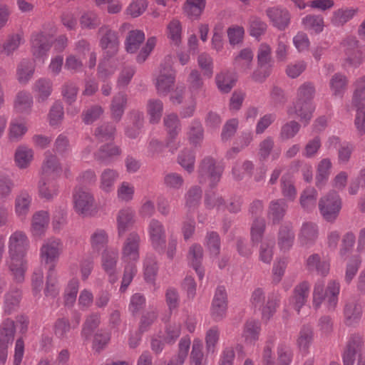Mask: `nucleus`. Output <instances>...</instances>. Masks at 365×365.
<instances>
[{
    "instance_id": "nucleus-58",
    "label": "nucleus",
    "mask_w": 365,
    "mask_h": 365,
    "mask_svg": "<svg viewBox=\"0 0 365 365\" xmlns=\"http://www.w3.org/2000/svg\"><path fill=\"white\" fill-rule=\"evenodd\" d=\"M277 365H290L293 359V352L290 346L284 343H279L277 348Z\"/></svg>"
},
{
    "instance_id": "nucleus-3",
    "label": "nucleus",
    "mask_w": 365,
    "mask_h": 365,
    "mask_svg": "<svg viewBox=\"0 0 365 365\" xmlns=\"http://www.w3.org/2000/svg\"><path fill=\"white\" fill-rule=\"evenodd\" d=\"M63 250V244L60 238L51 237L46 239L39 250V257L42 263L48 266V269L55 270L56 264Z\"/></svg>"
},
{
    "instance_id": "nucleus-29",
    "label": "nucleus",
    "mask_w": 365,
    "mask_h": 365,
    "mask_svg": "<svg viewBox=\"0 0 365 365\" xmlns=\"http://www.w3.org/2000/svg\"><path fill=\"white\" fill-rule=\"evenodd\" d=\"M146 112L149 122L151 124H158L163 115V103L159 99H149L146 104Z\"/></svg>"
},
{
    "instance_id": "nucleus-15",
    "label": "nucleus",
    "mask_w": 365,
    "mask_h": 365,
    "mask_svg": "<svg viewBox=\"0 0 365 365\" xmlns=\"http://www.w3.org/2000/svg\"><path fill=\"white\" fill-rule=\"evenodd\" d=\"M319 237V227L312 222L302 223L298 235V241L302 246L313 245Z\"/></svg>"
},
{
    "instance_id": "nucleus-8",
    "label": "nucleus",
    "mask_w": 365,
    "mask_h": 365,
    "mask_svg": "<svg viewBox=\"0 0 365 365\" xmlns=\"http://www.w3.org/2000/svg\"><path fill=\"white\" fill-rule=\"evenodd\" d=\"M227 309V292L225 288L220 286L216 289L210 308L212 319L216 322L222 320L226 316Z\"/></svg>"
},
{
    "instance_id": "nucleus-62",
    "label": "nucleus",
    "mask_w": 365,
    "mask_h": 365,
    "mask_svg": "<svg viewBox=\"0 0 365 365\" xmlns=\"http://www.w3.org/2000/svg\"><path fill=\"white\" fill-rule=\"evenodd\" d=\"M101 322V316L98 313H92L89 314L83 324L82 329V336L86 339L91 336V334L99 326Z\"/></svg>"
},
{
    "instance_id": "nucleus-21",
    "label": "nucleus",
    "mask_w": 365,
    "mask_h": 365,
    "mask_svg": "<svg viewBox=\"0 0 365 365\" xmlns=\"http://www.w3.org/2000/svg\"><path fill=\"white\" fill-rule=\"evenodd\" d=\"M32 202L31 195L26 190L20 191L15 197L14 211L17 217L24 219L29 214Z\"/></svg>"
},
{
    "instance_id": "nucleus-32",
    "label": "nucleus",
    "mask_w": 365,
    "mask_h": 365,
    "mask_svg": "<svg viewBox=\"0 0 365 365\" xmlns=\"http://www.w3.org/2000/svg\"><path fill=\"white\" fill-rule=\"evenodd\" d=\"M253 52L249 48L242 49L234 58V65L244 73H248L252 68Z\"/></svg>"
},
{
    "instance_id": "nucleus-10",
    "label": "nucleus",
    "mask_w": 365,
    "mask_h": 365,
    "mask_svg": "<svg viewBox=\"0 0 365 365\" xmlns=\"http://www.w3.org/2000/svg\"><path fill=\"white\" fill-rule=\"evenodd\" d=\"M175 73L170 65L163 66L155 81V87L160 95H167L175 83Z\"/></svg>"
},
{
    "instance_id": "nucleus-5",
    "label": "nucleus",
    "mask_w": 365,
    "mask_h": 365,
    "mask_svg": "<svg viewBox=\"0 0 365 365\" xmlns=\"http://www.w3.org/2000/svg\"><path fill=\"white\" fill-rule=\"evenodd\" d=\"M75 211L83 217L89 216L94 209V198L91 193L83 188H76L73 194Z\"/></svg>"
},
{
    "instance_id": "nucleus-39",
    "label": "nucleus",
    "mask_w": 365,
    "mask_h": 365,
    "mask_svg": "<svg viewBox=\"0 0 365 365\" xmlns=\"http://www.w3.org/2000/svg\"><path fill=\"white\" fill-rule=\"evenodd\" d=\"M28 131L26 123L12 120L9 125L8 139L10 142L20 141Z\"/></svg>"
},
{
    "instance_id": "nucleus-38",
    "label": "nucleus",
    "mask_w": 365,
    "mask_h": 365,
    "mask_svg": "<svg viewBox=\"0 0 365 365\" xmlns=\"http://www.w3.org/2000/svg\"><path fill=\"white\" fill-rule=\"evenodd\" d=\"M220 335V331L217 327H212L207 330L205 336L207 355L214 354L217 352Z\"/></svg>"
},
{
    "instance_id": "nucleus-17",
    "label": "nucleus",
    "mask_w": 365,
    "mask_h": 365,
    "mask_svg": "<svg viewBox=\"0 0 365 365\" xmlns=\"http://www.w3.org/2000/svg\"><path fill=\"white\" fill-rule=\"evenodd\" d=\"M357 8L341 7L334 10L329 17L330 24L334 27H342L358 13Z\"/></svg>"
},
{
    "instance_id": "nucleus-33",
    "label": "nucleus",
    "mask_w": 365,
    "mask_h": 365,
    "mask_svg": "<svg viewBox=\"0 0 365 365\" xmlns=\"http://www.w3.org/2000/svg\"><path fill=\"white\" fill-rule=\"evenodd\" d=\"M33 106V97L27 91H19L14 101V110L19 113H29Z\"/></svg>"
},
{
    "instance_id": "nucleus-55",
    "label": "nucleus",
    "mask_w": 365,
    "mask_h": 365,
    "mask_svg": "<svg viewBox=\"0 0 365 365\" xmlns=\"http://www.w3.org/2000/svg\"><path fill=\"white\" fill-rule=\"evenodd\" d=\"M34 73L33 63L27 60H23L17 68V78L19 83L25 84L32 77Z\"/></svg>"
},
{
    "instance_id": "nucleus-51",
    "label": "nucleus",
    "mask_w": 365,
    "mask_h": 365,
    "mask_svg": "<svg viewBox=\"0 0 365 365\" xmlns=\"http://www.w3.org/2000/svg\"><path fill=\"white\" fill-rule=\"evenodd\" d=\"M163 123L168 132L169 138L174 139L181 129L178 116L175 113H170L165 116Z\"/></svg>"
},
{
    "instance_id": "nucleus-56",
    "label": "nucleus",
    "mask_w": 365,
    "mask_h": 365,
    "mask_svg": "<svg viewBox=\"0 0 365 365\" xmlns=\"http://www.w3.org/2000/svg\"><path fill=\"white\" fill-rule=\"evenodd\" d=\"M15 325L13 320L7 319L0 325V342L11 344L14 340Z\"/></svg>"
},
{
    "instance_id": "nucleus-11",
    "label": "nucleus",
    "mask_w": 365,
    "mask_h": 365,
    "mask_svg": "<svg viewBox=\"0 0 365 365\" xmlns=\"http://www.w3.org/2000/svg\"><path fill=\"white\" fill-rule=\"evenodd\" d=\"M140 236L131 232L126 238L122 249V259L125 263H134L139 259Z\"/></svg>"
},
{
    "instance_id": "nucleus-63",
    "label": "nucleus",
    "mask_w": 365,
    "mask_h": 365,
    "mask_svg": "<svg viewBox=\"0 0 365 365\" xmlns=\"http://www.w3.org/2000/svg\"><path fill=\"white\" fill-rule=\"evenodd\" d=\"M314 95V86L312 83L306 82L298 88L295 100L302 101H313Z\"/></svg>"
},
{
    "instance_id": "nucleus-53",
    "label": "nucleus",
    "mask_w": 365,
    "mask_h": 365,
    "mask_svg": "<svg viewBox=\"0 0 365 365\" xmlns=\"http://www.w3.org/2000/svg\"><path fill=\"white\" fill-rule=\"evenodd\" d=\"M187 138L190 143L194 145H200L203 140V128L199 120L191 122L187 131Z\"/></svg>"
},
{
    "instance_id": "nucleus-23",
    "label": "nucleus",
    "mask_w": 365,
    "mask_h": 365,
    "mask_svg": "<svg viewBox=\"0 0 365 365\" xmlns=\"http://www.w3.org/2000/svg\"><path fill=\"white\" fill-rule=\"evenodd\" d=\"M61 171V167L56 156L50 152H46L45 158L41 168L42 177H55L58 175Z\"/></svg>"
},
{
    "instance_id": "nucleus-31",
    "label": "nucleus",
    "mask_w": 365,
    "mask_h": 365,
    "mask_svg": "<svg viewBox=\"0 0 365 365\" xmlns=\"http://www.w3.org/2000/svg\"><path fill=\"white\" fill-rule=\"evenodd\" d=\"M127 95L124 93H118L113 98L110 104V112L112 118L119 121L123 113L127 104Z\"/></svg>"
},
{
    "instance_id": "nucleus-30",
    "label": "nucleus",
    "mask_w": 365,
    "mask_h": 365,
    "mask_svg": "<svg viewBox=\"0 0 365 365\" xmlns=\"http://www.w3.org/2000/svg\"><path fill=\"white\" fill-rule=\"evenodd\" d=\"M165 34L172 44L179 46L182 42V36L181 22L176 19L169 21L165 28Z\"/></svg>"
},
{
    "instance_id": "nucleus-18",
    "label": "nucleus",
    "mask_w": 365,
    "mask_h": 365,
    "mask_svg": "<svg viewBox=\"0 0 365 365\" xmlns=\"http://www.w3.org/2000/svg\"><path fill=\"white\" fill-rule=\"evenodd\" d=\"M100 31L105 33L100 42L101 48L105 50L106 53L110 56L115 54L119 46L117 33L106 27L101 28Z\"/></svg>"
},
{
    "instance_id": "nucleus-48",
    "label": "nucleus",
    "mask_w": 365,
    "mask_h": 365,
    "mask_svg": "<svg viewBox=\"0 0 365 365\" xmlns=\"http://www.w3.org/2000/svg\"><path fill=\"white\" fill-rule=\"evenodd\" d=\"M64 118V110L61 102L55 101L51 106L48 114V120L49 125L52 127H57L61 125Z\"/></svg>"
},
{
    "instance_id": "nucleus-6",
    "label": "nucleus",
    "mask_w": 365,
    "mask_h": 365,
    "mask_svg": "<svg viewBox=\"0 0 365 365\" xmlns=\"http://www.w3.org/2000/svg\"><path fill=\"white\" fill-rule=\"evenodd\" d=\"M148 233L153 249L158 252H163L166 242L165 230L163 223L156 219L150 220L148 226Z\"/></svg>"
},
{
    "instance_id": "nucleus-47",
    "label": "nucleus",
    "mask_w": 365,
    "mask_h": 365,
    "mask_svg": "<svg viewBox=\"0 0 365 365\" xmlns=\"http://www.w3.org/2000/svg\"><path fill=\"white\" fill-rule=\"evenodd\" d=\"M318 193L315 188H306L300 196V205L307 211H312L316 207Z\"/></svg>"
},
{
    "instance_id": "nucleus-28",
    "label": "nucleus",
    "mask_w": 365,
    "mask_h": 365,
    "mask_svg": "<svg viewBox=\"0 0 365 365\" xmlns=\"http://www.w3.org/2000/svg\"><path fill=\"white\" fill-rule=\"evenodd\" d=\"M287 205L282 199L272 200L269 206L267 217L274 224L279 223L284 217Z\"/></svg>"
},
{
    "instance_id": "nucleus-57",
    "label": "nucleus",
    "mask_w": 365,
    "mask_h": 365,
    "mask_svg": "<svg viewBox=\"0 0 365 365\" xmlns=\"http://www.w3.org/2000/svg\"><path fill=\"white\" fill-rule=\"evenodd\" d=\"M254 167L253 163L250 160L242 163L237 162L232 170L233 178L236 180H241L246 175L252 173Z\"/></svg>"
},
{
    "instance_id": "nucleus-49",
    "label": "nucleus",
    "mask_w": 365,
    "mask_h": 365,
    "mask_svg": "<svg viewBox=\"0 0 365 365\" xmlns=\"http://www.w3.org/2000/svg\"><path fill=\"white\" fill-rule=\"evenodd\" d=\"M314 339L312 329L309 327H303L297 339V346L301 351H307L312 344Z\"/></svg>"
},
{
    "instance_id": "nucleus-26",
    "label": "nucleus",
    "mask_w": 365,
    "mask_h": 365,
    "mask_svg": "<svg viewBox=\"0 0 365 365\" xmlns=\"http://www.w3.org/2000/svg\"><path fill=\"white\" fill-rule=\"evenodd\" d=\"M32 90L36 101L38 102H44L51 95L53 83L48 78H39L34 83Z\"/></svg>"
},
{
    "instance_id": "nucleus-40",
    "label": "nucleus",
    "mask_w": 365,
    "mask_h": 365,
    "mask_svg": "<svg viewBox=\"0 0 365 365\" xmlns=\"http://www.w3.org/2000/svg\"><path fill=\"white\" fill-rule=\"evenodd\" d=\"M352 104L356 108L365 107V76L358 78L354 83Z\"/></svg>"
},
{
    "instance_id": "nucleus-20",
    "label": "nucleus",
    "mask_w": 365,
    "mask_h": 365,
    "mask_svg": "<svg viewBox=\"0 0 365 365\" xmlns=\"http://www.w3.org/2000/svg\"><path fill=\"white\" fill-rule=\"evenodd\" d=\"M267 15L272 25L279 30H284L290 21L289 12L284 9L270 8L267 10Z\"/></svg>"
},
{
    "instance_id": "nucleus-46",
    "label": "nucleus",
    "mask_w": 365,
    "mask_h": 365,
    "mask_svg": "<svg viewBox=\"0 0 365 365\" xmlns=\"http://www.w3.org/2000/svg\"><path fill=\"white\" fill-rule=\"evenodd\" d=\"M307 266L309 270H316L318 274L326 276L329 272L330 264L329 261H321L318 254L310 255L307 259Z\"/></svg>"
},
{
    "instance_id": "nucleus-7",
    "label": "nucleus",
    "mask_w": 365,
    "mask_h": 365,
    "mask_svg": "<svg viewBox=\"0 0 365 365\" xmlns=\"http://www.w3.org/2000/svg\"><path fill=\"white\" fill-rule=\"evenodd\" d=\"M31 52L36 61L44 63L45 57L51 46V38L43 33L34 34L31 36Z\"/></svg>"
},
{
    "instance_id": "nucleus-4",
    "label": "nucleus",
    "mask_w": 365,
    "mask_h": 365,
    "mask_svg": "<svg viewBox=\"0 0 365 365\" xmlns=\"http://www.w3.org/2000/svg\"><path fill=\"white\" fill-rule=\"evenodd\" d=\"M341 209V200L336 192H331L319 201V210L327 222H333Z\"/></svg>"
},
{
    "instance_id": "nucleus-16",
    "label": "nucleus",
    "mask_w": 365,
    "mask_h": 365,
    "mask_svg": "<svg viewBox=\"0 0 365 365\" xmlns=\"http://www.w3.org/2000/svg\"><path fill=\"white\" fill-rule=\"evenodd\" d=\"M34 159V150L26 145L21 144L17 146L14 154V160L16 166L24 170L28 168Z\"/></svg>"
},
{
    "instance_id": "nucleus-1",
    "label": "nucleus",
    "mask_w": 365,
    "mask_h": 365,
    "mask_svg": "<svg viewBox=\"0 0 365 365\" xmlns=\"http://www.w3.org/2000/svg\"><path fill=\"white\" fill-rule=\"evenodd\" d=\"M29 240L26 234L21 230H16L9 236L8 242L9 257L6 264L14 279L21 282L27 269L25 256L29 247Z\"/></svg>"
},
{
    "instance_id": "nucleus-64",
    "label": "nucleus",
    "mask_w": 365,
    "mask_h": 365,
    "mask_svg": "<svg viewBox=\"0 0 365 365\" xmlns=\"http://www.w3.org/2000/svg\"><path fill=\"white\" fill-rule=\"evenodd\" d=\"M21 291L17 289H11L5 296L4 309L5 312L11 313L18 307L21 300Z\"/></svg>"
},
{
    "instance_id": "nucleus-37",
    "label": "nucleus",
    "mask_w": 365,
    "mask_h": 365,
    "mask_svg": "<svg viewBox=\"0 0 365 365\" xmlns=\"http://www.w3.org/2000/svg\"><path fill=\"white\" fill-rule=\"evenodd\" d=\"M24 42L25 41L21 34H11L7 36L2 45V52L8 56H11Z\"/></svg>"
},
{
    "instance_id": "nucleus-50",
    "label": "nucleus",
    "mask_w": 365,
    "mask_h": 365,
    "mask_svg": "<svg viewBox=\"0 0 365 365\" xmlns=\"http://www.w3.org/2000/svg\"><path fill=\"white\" fill-rule=\"evenodd\" d=\"M346 77L341 73L334 74L330 79L329 86L334 96L341 97L347 86Z\"/></svg>"
},
{
    "instance_id": "nucleus-22",
    "label": "nucleus",
    "mask_w": 365,
    "mask_h": 365,
    "mask_svg": "<svg viewBox=\"0 0 365 365\" xmlns=\"http://www.w3.org/2000/svg\"><path fill=\"white\" fill-rule=\"evenodd\" d=\"M117 229L119 236H122L135 223V212L130 207L120 210L116 216Z\"/></svg>"
},
{
    "instance_id": "nucleus-60",
    "label": "nucleus",
    "mask_w": 365,
    "mask_h": 365,
    "mask_svg": "<svg viewBox=\"0 0 365 365\" xmlns=\"http://www.w3.org/2000/svg\"><path fill=\"white\" fill-rule=\"evenodd\" d=\"M300 124L295 120H290L282 125L279 132V138L287 140L294 138L300 130Z\"/></svg>"
},
{
    "instance_id": "nucleus-19",
    "label": "nucleus",
    "mask_w": 365,
    "mask_h": 365,
    "mask_svg": "<svg viewBox=\"0 0 365 365\" xmlns=\"http://www.w3.org/2000/svg\"><path fill=\"white\" fill-rule=\"evenodd\" d=\"M310 285L307 282H302L294 290V295L289 299V306L299 312L309 296Z\"/></svg>"
},
{
    "instance_id": "nucleus-9",
    "label": "nucleus",
    "mask_w": 365,
    "mask_h": 365,
    "mask_svg": "<svg viewBox=\"0 0 365 365\" xmlns=\"http://www.w3.org/2000/svg\"><path fill=\"white\" fill-rule=\"evenodd\" d=\"M224 170V166L217 164L212 158H205L201 163L199 173L201 178L206 176L211 186H215L220 181Z\"/></svg>"
},
{
    "instance_id": "nucleus-2",
    "label": "nucleus",
    "mask_w": 365,
    "mask_h": 365,
    "mask_svg": "<svg viewBox=\"0 0 365 365\" xmlns=\"http://www.w3.org/2000/svg\"><path fill=\"white\" fill-rule=\"evenodd\" d=\"M340 284L335 280L329 282L324 290V282L319 280L316 282L313 291V306L317 309L325 301L329 310H334L338 303Z\"/></svg>"
},
{
    "instance_id": "nucleus-36",
    "label": "nucleus",
    "mask_w": 365,
    "mask_h": 365,
    "mask_svg": "<svg viewBox=\"0 0 365 365\" xmlns=\"http://www.w3.org/2000/svg\"><path fill=\"white\" fill-rule=\"evenodd\" d=\"M332 163L329 158L321 160L317 166L316 185L318 187L323 186L328 180Z\"/></svg>"
},
{
    "instance_id": "nucleus-34",
    "label": "nucleus",
    "mask_w": 365,
    "mask_h": 365,
    "mask_svg": "<svg viewBox=\"0 0 365 365\" xmlns=\"http://www.w3.org/2000/svg\"><path fill=\"white\" fill-rule=\"evenodd\" d=\"M41 177L38 184V195L46 200H52L58 195V188L56 182Z\"/></svg>"
},
{
    "instance_id": "nucleus-52",
    "label": "nucleus",
    "mask_w": 365,
    "mask_h": 365,
    "mask_svg": "<svg viewBox=\"0 0 365 365\" xmlns=\"http://www.w3.org/2000/svg\"><path fill=\"white\" fill-rule=\"evenodd\" d=\"M108 242V235L103 230H96L91 235L90 242L93 252H99L107 245Z\"/></svg>"
},
{
    "instance_id": "nucleus-25",
    "label": "nucleus",
    "mask_w": 365,
    "mask_h": 365,
    "mask_svg": "<svg viewBox=\"0 0 365 365\" xmlns=\"http://www.w3.org/2000/svg\"><path fill=\"white\" fill-rule=\"evenodd\" d=\"M203 257V250L200 245L193 244L190 246L188 252L187 258L191 266L195 269L199 279H202L204 277V269L201 267Z\"/></svg>"
},
{
    "instance_id": "nucleus-24",
    "label": "nucleus",
    "mask_w": 365,
    "mask_h": 365,
    "mask_svg": "<svg viewBox=\"0 0 365 365\" xmlns=\"http://www.w3.org/2000/svg\"><path fill=\"white\" fill-rule=\"evenodd\" d=\"M295 239V235L292 226L290 225H283L280 227L278 233L277 245L279 250L286 252L292 247Z\"/></svg>"
},
{
    "instance_id": "nucleus-35",
    "label": "nucleus",
    "mask_w": 365,
    "mask_h": 365,
    "mask_svg": "<svg viewBox=\"0 0 365 365\" xmlns=\"http://www.w3.org/2000/svg\"><path fill=\"white\" fill-rule=\"evenodd\" d=\"M274 146V139L268 136L260 142L259 145V156L260 159L264 160L272 155V160H277L279 158L281 151L280 150H273Z\"/></svg>"
},
{
    "instance_id": "nucleus-44",
    "label": "nucleus",
    "mask_w": 365,
    "mask_h": 365,
    "mask_svg": "<svg viewBox=\"0 0 365 365\" xmlns=\"http://www.w3.org/2000/svg\"><path fill=\"white\" fill-rule=\"evenodd\" d=\"M304 29L316 34L321 33L324 28V18L321 15L309 14L302 19Z\"/></svg>"
},
{
    "instance_id": "nucleus-13",
    "label": "nucleus",
    "mask_w": 365,
    "mask_h": 365,
    "mask_svg": "<svg viewBox=\"0 0 365 365\" xmlns=\"http://www.w3.org/2000/svg\"><path fill=\"white\" fill-rule=\"evenodd\" d=\"M315 110L313 101H302L295 100L292 106L288 108L289 115H297L304 125H307L312 118Z\"/></svg>"
},
{
    "instance_id": "nucleus-54",
    "label": "nucleus",
    "mask_w": 365,
    "mask_h": 365,
    "mask_svg": "<svg viewBox=\"0 0 365 365\" xmlns=\"http://www.w3.org/2000/svg\"><path fill=\"white\" fill-rule=\"evenodd\" d=\"M236 78L229 72H221L216 76L217 88L222 93H229L235 86Z\"/></svg>"
},
{
    "instance_id": "nucleus-45",
    "label": "nucleus",
    "mask_w": 365,
    "mask_h": 365,
    "mask_svg": "<svg viewBox=\"0 0 365 365\" xmlns=\"http://www.w3.org/2000/svg\"><path fill=\"white\" fill-rule=\"evenodd\" d=\"M145 40V34L140 30L130 31L125 41V48L128 53H135Z\"/></svg>"
},
{
    "instance_id": "nucleus-43",
    "label": "nucleus",
    "mask_w": 365,
    "mask_h": 365,
    "mask_svg": "<svg viewBox=\"0 0 365 365\" xmlns=\"http://www.w3.org/2000/svg\"><path fill=\"white\" fill-rule=\"evenodd\" d=\"M204 361L205 358L202 341L200 338H195L190 355V365H205Z\"/></svg>"
},
{
    "instance_id": "nucleus-12",
    "label": "nucleus",
    "mask_w": 365,
    "mask_h": 365,
    "mask_svg": "<svg viewBox=\"0 0 365 365\" xmlns=\"http://www.w3.org/2000/svg\"><path fill=\"white\" fill-rule=\"evenodd\" d=\"M118 252L116 250H105L101 254V266L108 276V280L113 284L118 280L117 264Z\"/></svg>"
},
{
    "instance_id": "nucleus-61",
    "label": "nucleus",
    "mask_w": 365,
    "mask_h": 365,
    "mask_svg": "<svg viewBox=\"0 0 365 365\" xmlns=\"http://www.w3.org/2000/svg\"><path fill=\"white\" fill-rule=\"evenodd\" d=\"M120 154V150L114 144L103 145L95 155L96 158L101 162H108L111 158Z\"/></svg>"
},
{
    "instance_id": "nucleus-59",
    "label": "nucleus",
    "mask_w": 365,
    "mask_h": 365,
    "mask_svg": "<svg viewBox=\"0 0 365 365\" xmlns=\"http://www.w3.org/2000/svg\"><path fill=\"white\" fill-rule=\"evenodd\" d=\"M130 116L135 121L131 127L126 129L125 134L128 138H137L141 131L143 123V114L138 111H133L130 113Z\"/></svg>"
},
{
    "instance_id": "nucleus-42",
    "label": "nucleus",
    "mask_w": 365,
    "mask_h": 365,
    "mask_svg": "<svg viewBox=\"0 0 365 365\" xmlns=\"http://www.w3.org/2000/svg\"><path fill=\"white\" fill-rule=\"evenodd\" d=\"M260 331V324L258 321L250 319L246 322L244 326L242 337L245 342L253 344L259 339Z\"/></svg>"
},
{
    "instance_id": "nucleus-14",
    "label": "nucleus",
    "mask_w": 365,
    "mask_h": 365,
    "mask_svg": "<svg viewBox=\"0 0 365 365\" xmlns=\"http://www.w3.org/2000/svg\"><path fill=\"white\" fill-rule=\"evenodd\" d=\"M50 221L48 211L39 210L34 213L31 217L30 232L32 236L41 237L46 232Z\"/></svg>"
},
{
    "instance_id": "nucleus-41",
    "label": "nucleus",
    "mask_w": 365,
    "mask_h": 365,
    "mask_svg": "<svg viewBox=\"0 0 365 365\" xmlns=\"http://www.w3.org/2000/svg\"><path fill=\"white\" fill-rule=\"evenodd\" d=\"M361 306L355 302H349L344 308L346 324L351 326L358 323L361 317Z\"/></svg>"
},
{
    "instance_id": "nucleus-27",
    "label": "nucleus",
    "mask_w": 365,
    "mask_h": 365,
    "mask_svg": "<svg viewBox=\"0 0 365 365\" xmlns=\"http://www.w3.org/2000/svg\"><path fill=\"white\" fill-rule=\"evenodd\" d=\"M118 178L119 173L117 170L110 168L103 170L100 175V189L104 192H110L113 190Z\"/></svg>"
}]
</instances>
